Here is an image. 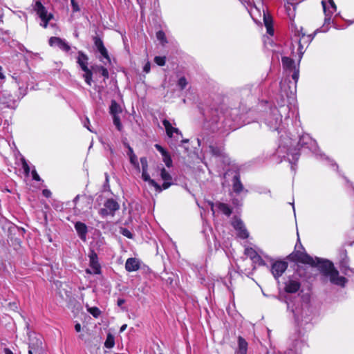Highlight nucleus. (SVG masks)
<instances>
[{
  "instance_id": "f257e3e1",
  "label": "nucleus",
  "mask_w": 354,
  "mask_h": 354,
  "mask_svg": "<svg viewBox=\"0 0 354 354\" xmlns=\"http://www.w3.org/2000/svg\"><path fill=\"white\" fill-rule=\"evenodd\" d=\"M290 257L293 261H297L302 263L310 265L313 267H317L320 272L325 277L330 278V281L337 286L344 287L348 280L339 275V272L335 268L333 263L327 259L319 257L313 258L306 252L296 251L292 252Z\"/></svg>"
},
{
  "instance_id": "f03ea898",
  "label": "nucleus",
  "mask_w": 354,
  "mask_h": 354,
  "mask_svg": "<svg viewBox=\"0 0 354 354\" xmlns=\"http://www.w3.org/2000/svg\"><path fill=\"white\" fill-rule=\"evenodd\" d=\"M230 175L232 176L231 183L233 193H234L237 196L240 195L241 193H244L245 194H246L248 192V190L245 189L243 184L241 180V176L239 171L228 170L225 174V176Z\"/></svg>"
},
{
  "instance_id": "7ed1b4c3",
  "label": "nucleus",
  "mask_w": 354,
  "mask_h": 354,
  "mask_svg": "<svg viewBox=\"0 0 354 354\" xmlns=\"http://www.w3.org/2000/svg\"><path fill=\"white\" fill-rule=\"evenodd\" d=\"M88 56L82 51H79L78 56L77 58V62L79 64V66H80V68H82V70L83 71H84V73H85L83 75L85 82H86L87 84L91 86V82H92L93 73H92L91 71L88 67Z\"/></svg>"
},
{
  "instance_id": "20e7f679",
  "label": "nucleus",
  "mask_w": 354,
  "mask_h": 354,
  "mask_svg": "<svg viewBox=\"0 0 354 354\" xmlns=\"http://www.w3.org/2000/svg\"><path fill=\"white\" fill-rule=\"evenodd\" d=\"M34 10L36 11L37 14L39 15V18L42 21L41 26L44 28H46L48 26V21L53 18V15L51 13H48L46 8L42 5V3L37 1L35 2Z\"/></svg>"
},
{
  "instance_id": "39448f33",
  "label": "nucleus",
  "mask_w": 354,
  "mask_h": 354,
  "mask_svg": "<svg viewBox=\"0 0 354 354\" xmlns=\"http://www.w3.org/2000/svg\"><path fill=\"white\" fill-rule=\"evenodd\" d=\"M301 288V282L297 274L290 276L284 282V290L287 293H296Z\"/></svg>"
},
{
  "instance_id": "423d86ee",
  "label": "nucleus",
  "mask_w": 354,
  "mask_h": 354,
  "mask_svg": "<svg viewBox=\"0 0 354 354\" xmlns=\"http://www.w3.org/2000/svg\"><path fill=\"white\" fill-rule=\"evenodd\" d=\"M120 209L119 203L113 198L107 199L104 203V207L99 211L102 216H113L116 211Z\"/></svg>"
},
{
  "instance_id": "0eeeda50",
  "label": "nucleus",
  "mask_w": 354,
  "mask_h": 354,
  "mask_svg": "<svg viewBox=\"0 0 354 354\" xmlns=\"http://www.w3.org/2000/svg\"><path fill=\"white\" fill-rule=\"evenodd\" d=\"M42 349V337L34 334L29 337L28 354H34Z\"/></svg>"
},
{
  "instance_id": "6e6552de",
  "label": "nucleus",
  "mask_w": 354,
  "mask_h": 354,
  "mask_svg": "<svg viewBox=\"0 0 354 354\" xmlns=\"http://www.w3.org/2000/svg\"><path fill=\"white\" fill-rule=\"evenodd\" d=\"M89 265L91 269H86V272L90 274H98L101 272V267L98 262V257L96 252L91 250L89 255Z\"/></svg>"
},
{
  "instance_id": "1a4fd4ad",
  "label": "nucleus",
  "mask_w": 354,
  "mask_h": 354,
  "mask_svg": "<svg viewBox=\"0 0 354 354\" xmlns=\"http://www.w3.org/2000/svg\"><path fill=\"white\" fill-rule=\"evenodd\" d=\"M288 268V263L285 261H277L272 263L271 272L274 277L278 279Z\"/></svg>"
},
{
  "instance_id": "9d476101",
  "label": "nucleus",
  "mask_w": 354,
  "mask_h": 354,
  "mask_svg": "<svg viewBox=\"0 0 354 354\" xmlns=\"http://www.w3.org/2000/svg\"><path fill=\"white\" fill-rule=\"evenodd\" d=\"M282 121V116L278 113L277 109L272 111V115L267 120V124L270 129L278 130Z\"/></svg>"
},
{
  "instance_id": "9b49d317",
  "label": "nucleus",
  "mask_w": 354,
  "mask_h": 354,
  "mask_svg": "<svg viewBox=\"0 0 354 354\" xmlns=\"http://www.w3.org/2000/svg\"><path fill=\"white\" fill-rule=\"evenodd\" d=\"M209 152L216 158H221L225 163H229V158L224 152V148L222 146L209 145Z\"/></svg>"
},
{
  "instance_id": "f8f14e48",
  "label": "nucleus",
  "mask_w": 354,
  "mask_h": 354,
  "mask_svg": "<svg viewBox=\"0 0 354 354\" xmlns=\"http://www.w3.org/2000/svg\"><path fill=\"white\" fill-rule=\"evenodd\" d=\"M16 102L15 97L6 91L0 96V104L6 107L14 109L16 106Z\"/></svg>"
},
{
  "instance_id": "ddd939ff",
  "label": "nucleus",
  "mask_w": 354,
  "mask_h": 354,
  "mask_svg": "<svg viewBox=\"0 0 354 354\" xmlns=\"http://www.w3.org/2000/svg\"><path fill=\"white\" fill-rule=\"evenodd\" d=\"M232 225L236 230L238 231V236L243 239H247L249 236V233L246 230L244 223L241 219L236 218L232 222Z\"/></svg>"
},
{
  "instance_id": "4468645a",
  "label": "nucleus",
  "mask_w": 354,
  "mask_h": 354,
  "mask_svg": "<svg viewBox=\"0 0 354 354\" xmlns=\"http://www.w3.org/2000/svg\"><path fill=\"white\" fill-rule=\"evenodd\" d=\"M298 145L301 147H306L313 150L316 147V142L308 134H304L300 136Z\"/></svg>"
},
{
  "instance_id": "2eb2a0df",
  "label": "nucleus",
  "mask_w": 354,
  "mask_h": 354,
  "mask_svg": "<svg viewBox=\"0 0 354 354\" xmlns=\"http://www.w3.org/2000/svg\"><path fill=\"white\" fill-rule=\"evenodd\" d=\"M349 259L345 251L342 254V259L339 261V268L341 272L345 275H350V272L354 273V270L348 266Z\"/></svg>"
},
{
  "instance_id": "dca6fc26",
  "label": "nucleus",
  "mask_w": 354,
  "mask_h": 354,
  "mask_svg": "<svg viewBox=\"0 0 354 354\" xmlns=\"http://www.w3.org/2000/svg\"><path fill=\"white\" fill-rule=\"evenodd\" d=\"M94 44L101 54V55L106 60L108 63L111 62V59L106 48L104 47L102 40L98 37H93Z\"/></svg>"
},
{
  "instance_id": "f3484780",
  "label": "nucleus",
  "mask_w": 354,
  "mask_h": 354,
  "mask_svg": "<svg viewBox=\"0 0 354 354\" xmlns=\"http://www.w3.org/2000/svg\"><path fill=\"white\" fill-rule=\"evenodd\" d=\"M49 44L51 46H57L65 52H68L71 49L70 46L64 39L57 37H51L49 39Z\"/></svg>"
},
{
  "instance_id": "a211bd4d",
  "label": "nucleus",
  "mask_w": 354,
  "mask_h": 354,
  "mask_svg": "<svg viewBox=\"0 0 354 354\" xmlns=\"http://www.w3.org/2000/svg\"><path fill=\"white\" fill-rule=\"evenodd\" d=\"M160 177L162 178V180H164V183L161 186L162 187V191L163 189H168L172 184L171 183V180H172V177L170 175V174L166 171V169L162 167L160 169Z\"/></svg>"
},
{
  "instance_id": "6ab92c4d",
  "label": "nucleus",
  "mask_w": 354,
  "mask_h": 354,
  "mask_svg": "<svg viewBox=\"0 0 354 354\" xmlns=\"http://www.w3.org/2000/svg\"><path fill=\"white\" fill-rule=\"evenodd\" d=\"M75 229L78 234V236L82 241H86V234L88 232L87 226L84 223L80 221L76 222L75 223Z\"/></svg>"
},
{
  "instance_id": "aec40b11",
  "label": "nucleus",
  "mask_w": 354,
  "mask_h": 354,
  "mask_svg": "<svg viewBox=\"0 0 354 354\" xmlns=\"http://www.w3.org/2000/svg\"><path fill=\"white\" fill-rule=\"evenodd\" d=\"M125 268L128 272L136 271L140 268V263L136 258H129L125 263Z\"/></svg>"
},
{
  "instance_id": "412c9836",
  "label": "nucleus",
  "mask_w": 354,
  "mask_h": 354,
  "mask_svg": "<svg viewBox=\"0 0 354 354\" xmlns=\"http://www.w3.org/2000/svg\"><path fill=\"white\" fill-rule=\"evenodd\" d=\"M142 178L144 181L148 182L150 185L154 187L157 192H162L161 186L159 184H158L154 180L150 178L148 171L142 172Z\"/></svg>"
},
{
  "instance_id": "4be33fe9",
  "label": "nucleus",
  "mask_w": 354,
  "mask_h": 354,
  "mask_svg": "<svg viewBox=\"0 0 354 354\" xmlns=\"http://www.w3.org/2000/svg\"><path fill=\"white\" fill-rule=\"evenodd\" d=\"M248 343L244 338L239 336L238 337V350L236 354H247Z\"/></svg>"
},
{
  "instance_id": "5701e85b",
  "label": "nucleus",
  "mask_w": 354,
  "mask_h": 354,
  "mask_svg": "<svg viewBox=\"0 0 354 354\" xmlns=\"http://www.w3.org/2000/svg\"><path fill=\"white\" fill-rule=\"evenodd\" d=\"M281 62L283 68L290 71L297 67L295 65V61L288 57H282Z\"/></svg>"
},
{
  "instance_id": "b1692460",
  "label": "nucleus",
  "mask_w": 354,
  "mask_h": 354,
  "mask_svg": "<svg viewBox=\"0 0 354 354\" xmlns=\"http://www.w3.org/2000/svg\"><path fill=\"white\" fill-rule=\"evenodd\" d=\"M122 111L121 106L114 100H111L109 107V113L111 115H116Z\"/></svg>"
},
{
  "instance_id": "393cba45",
  "label": "nucleus",
  "mask_w": 354,
  "mask_h": 354,
  "mask_svg": "<svg viewBox=\"0 0 354 354\" xmlns=\"http://www.w3.org/2000/svg\"><path fill=\"white\" fill-rule=\"evenodd\" d=\"M245 254L250 257L254 262L261 261V257L252 248H247L245 250Z\"/></svg>"
},
{
  "instance_id": "a878e982",
  "label": "nucleus",
  "mask_w": 354,
  "mask_h": 354,
  "mask_svg": "<svg viewBox=\"0 0 354 354\" xmlns=\"http://www.w3.org/2000/svg\"><path fill=\"white\" fill-rule=\"evenodd\" d=\"M216 205L218 207V209L221 212H222L225 215H226L227 216H230L231 215L232 212L231 208L230 207V206L227 204L218 202V203H216Z\"/></svg>"
},
{
  "instance_id": "bb28decb",
  "label": "nucleus",
  "mask_w": 354,
  "mask_h": 354,
  "mask_svg": "<svg viewBox=\"0 0 354 354\" xmlns=\"http://www.w3.org/2000/svg\"><path fill=\"white\" fill-rule=\"evenodd\" d=\"M162 124L164 125V127L165 128L167 136L169 138H172L173 137V131H174V127H173L171 126V124L167 120H164L162 121Z\"/></svg>"
},
{
  "instance_id": "cd10ccee",
  "label": "nucleus",
  "mask_w": 354,
  "mask_h": 354,
  "mask_svg": "<svg viewBox=\"0 0 354 354\" xmlns=\"http://www.w3.org/2000/svg\"><path fill=\"white\" fill-rule=\"evenodd\" d=\"M115 339L111 334H108L106 339L104 342V346L107 348H111L114 346Z\"/></svg>"
},
{
  "instance_id": "c85d7f7f",
  "label": "nucleus",
  "mask_w": 354,
  "mask_h": 354,
  "mask_svg": "<svg viewBox=\"0 0 354 354\" xmlns=\"http://www.w3.org/2000/svg\"><path fill=\"white\" fill-rule=\"evenodd\" d=\"M127 147H128L127 154L129 156L130 162H131V163H132L133 165H135L136 164H138L137 157L135 155V153H133V149L129 145H127Z\"/></svg>"
},
{
  "instance_id": "c756f323",
  "label": "nucleus",
  "mask_w": 354,
  "mask_h": 354,
  "mask_svg": "<svg viewBox=\"0 0 354 354\" xmlns=\"http://www.w3.org/2000/svg\"><path fill=\"white\" fill-rule=\"evenodd\" d=\"M112 117H113V122L114 125L115 126V127L117 128V129L119 131H121L122 129V124L121 123L120 118L119 115H112Z\"/></svg>"
},
{
  "instance_id": "7c9ffc66",
  "label": "nucleus",
  "mask_w": 354,
  "mask_h": 354,
  "mask_svg": "<svg viewBox=\"0 0 354 354\" xmlns=\"http://www.w3.org/2000/svg\"><path fill=\"white\" fill-rule=\"evenodd\" d=\"M230 196H232V204L234 206L239 207V206H241L243 205V197H241L239 198H237L236 196H233V194L232 193L230 194Z\"/></svg>"
},
{
  "instance_id": "2f4dec72",
  "label": "nucleus",
  "mask_w": 354,
  "mask_h": 354,
  "mask_svg": "<svg viewBox=\"0 0 354 354\" xmlns=\"http://www.w3.org/2000/svg\"><path fill=\"white\" fill-rule=\"evenodd\" d=\"M87 310L95 318H97L101 313V311L97 307H89Z\"/></svg>"
},
{
  "instance_id": "473e14b6",
  "label": "nucleus",
  "mask_w": 354,
  "mask_h": 354,
  "mask_svg": "<svg viewBox=\"0 0 354 354\" xmlns=\"http://www.w3.org/2000/svg\"><path fill=\"white\" fill-rule=\"evenodd\" d=\"M162 160L167 167H170L172 166V160L168 152L162 156Z\"/></svg>"
},
{
  "instance_id": "72a5a7b5",
  "label": "nucleus",
  "mask_w": 354,
  "mask_h": 354,
  "mask_svg": "<svg viewBox=\"0 0 354 354\" xmlns=\"http://www.w3.org/2000/svg\"><path fill=\"white\" fill-rule=\"evenodd\" d=\"M188 82L185 77H181L177 83L178 86L180 90H183L187 85Z\"/></svg>"
},
{
  "instance_id": "f704fd0d",
  "label": "nucleus",
  "mask_w": 354,
  "mask_h": 354,
  "mask_svg": "<svg viewBox=\"0 0 354 354\" xmlns=\"http://www.w3.org/2000/svg\"><path fill=\"white\" fill-rule=\"evenodd\" d=\"M120 233L129 239L133 238V234L128 229H127L125 227H120Z\"/></svg>"
},
{
  "instance_id": "c9c22d12",
  "label": "nucleus",
  "mask_w": 354,
  "mask_h": 354,
  "mask_svg": "<svg viewBox=\"0 0 354 354\" xmlns=\"http://www.w3.org/2000/svg\"><path fill=\"white\" fill-rule=\"evenodd\" d=\"M154 62L157 65L162 66L165 64L166 57L165 56L164 57L156 56L154 58Z\"/></svg>"
},
{
  "instance_id": "e433bc0d",
  "label": "nucleus",
  "mask_w": 354,
  "mask_h": 354,
  "mask_svg": "<svg viewBox=\"0 0 354 354\" xmlns=\"http://www.w3.org/2000/svg\"><path fill=\"white\" fill-rule=\"evenodd\" d=\"M288 82L287 80L281 81L280 82V87L282 93H284L287 97H289V93L287 91Z\"/></svg>"
},
{
  "instance_id": "4c0bfd02",
  "label": "nucleus",
  "mask_w": 354,
  "mask_h": 354,
  "mask_svg": "<svg viewBox=\"0 0 354 354\" xmlns=\"http://www.w3.org/2000/svg\"><path fill=\"white\" fill-rule=\"evenodd\" d=\"M263 22H264L266 27L272 26V20L271 17H270L269 15H267L264 11H263Z\"/></svg>"
},
{
  "instance_id": "58836bf2",
  "label": "nucleus",
  "mask_w": 354,
  "mask_h": 354,
  "mask_svg": "<svg viewBox=\"0 0 354 354\" xmlns=\"http://www.w3.org/2000/svg\"><path fill=\"white\" fill-rule=\"evenodd\" d=\"M291 71L293 72V73L292 74V78L295 81V84L296 85V84L299 80V67L297 66V68L292 70Z\"/></svg>"
},
{
  "instance_id": "ea45409f",
  "label": "nucleus",
  "mask_w": 354,
  "mask_h": 354,
  "mask_svg": "<svg viewBox=\"0 0 354 354\" xmlns=\"http://www.w3.org/2000/svg\"><path fill=\"white\" fill-rule=\"evenodd\" d=\"M140 163L142 165V172L147 171L148 170V162L147 159L145 157H142L140 158Z\"/></svg>"
},
{
  "instance_id": "a19ab883",
  "label": "nucleus",
  "mask_w": 354,
  "mask_h": 354,
  "mask_svg": "<svg viewBox=\"0 0 354 354\" xmlns=\"http://www.w3.org/2000/svg\"><path fill=\"white\" fill-rule=\"evenodd\" d=\"M157 39L162 42H167L165 34L163 31L159 30L156 32Z\"/></svg>"
},
{
  "instance_id": "79ce46f5",
  "label": "nucleus",
  "mask_w": 354,
  "mask_h": 354,
  "mask_svg": "<svg viewBox=\"0 0 354 354\" xmlns=\"http://www.w3.org/2000/svg\"><path fill=\"white\" fill-rule=\"evenodd\" d=\"M22 167L24 170V172L26 175H28L30 172V167L24 158H22Z\"/></svg>"
},
{
  "instance_id": "37998d69",
  "label": "nucleus",
  "mask_w": 354,
  "mask_h": 354,
  "mask_svg": "<svg viewBox=\"0 0 354 354\" xmlns=\"http://www.w3.org/2000/svg\"><path fill=\"white\" fill-rule=\"evenodd\" d=\"M98 71L101 73L103 77H104L105 78L109 77V72L106 68H104V66H99Z\"/></svg>"
},
{
  "instance_id": "c03bdc74",
  "label": "nucleus",
  "mask_w": 354,
  "mask_h": 354,
  "mask_svg": "<svg viewBox=\"0 0 354 354\" xmlns=\"http://www.w3.org/2000/svg\"><path fill=\"white\" fill-rule=\"evenodd\" d=\"M71 6L73 12H79L80 8L78 3L75 0H71Z\"/></svg>"
},
{
  "instance_id": "a18cd8bd",
  "label": "nucleus",
  "mask_w": 354,
  "mask_h": 354,
  "mask_svg": "<svg viewBox=\"0 0 354 354\" xmlns=\"http://www.w3.org/2000/svg\"><path fill=\"white\" fill-rule=\"evenodd\" d=\"M155 147L162 154V156L167 153V151L162 147L158 144L155 145Z\"/></svg>"
},
{
  "instance_id": "49530a36",
  "label": "nucleus",
  "mask_w": 354,
  "mask_h": 354,
  "mask_svg": "<svg viewBox=\"0 0 354 354\" xmlns=\"http://www.w3.org/2000/svg\"><path fill=\"white\" fill-rule=\"evenodd\" d=\"M32 176L33 180H35L36 181L41 180L39 176L38 175L36 170H35V169L32 171Z\"/></svg>"
},
{
  "instance_id": "de8ad7c7",
  "label": "nucleus",
  "mask_w": 354,
  "mask_h": 354,
  "mask_svg": "<svg viewBox=\"0 0 354 354\" xmlns=\"http://www.w3.org/2000/svg\"><path fill=\"white\" fill-rule=\"evenodd\" d=\"M90 121L88 118H86L85 121L84 122V126L89 130L91 132H93V131L90 128Z\"/></svg>"
},
{
  "instance_id": "09e8293b",
  "label": "nucleus",
  "mask_w": 354,
  "mask_h": 354,
  "mask_svg": "<svg viewBox=\"0 0 354 354\" xmlns=\"http://www.w3.org/2000/svg\"><path fill=\"white\" fill-rule=\"evenodd\" d=\"M150 68H151V65H150V63L148 62L144 66L143 71H144V72L148 73L150 71Z\"/></svg>"
},
{
  "instance_id": "8fccbe9b",
  "label": "nucleus",
  "mask_w": 354,
  "mask_h": 354,
  "mask_svg": "<svg viewBox=\"0 0 354 354\" xmlns=\"http://www.w3.org/2000/svg\"><path fill=\"white\" fill-rule=\"evenodd\" d=\"M104 176H105V183L104 185V187L106 189V187H109V174L107 173H105Z\"/></svg>"
},
{
  "instance_id": "3c124183",
  "label": "nucleus",
  "mask_w": 354,
  "mask_h": 354,
  "mask_svg": "<svg viewBox=\"0 0 354 354\" xmlns=\"http://www.w3.org/2000/svg\"><path fill=\"white\" fill-rule=\"evenodd\" d=\"M292 312H293L295 317L297 320L299 319V317H303V314L302 313L299 314V313L297 310H295L292 309Z\"/></svg>"
},
{
  "instance_id": "603ef678",
  "label": "nucleus",
  "mask_w": 354,
  "mask_h": 354,
  "mask_svg": "<svg viewBox=\"0 0 354 354\" xmlns=\"http://www.w3.org/2000/svg\"><path fill=\"white\" fill-rule=\"evenodd\" d=\"M42 194L46 198H49L51 196V192L48 189H44Z\"/></svg>"
},
{
  "instance_id": "864d4df0",
  "label": "nucleus",
  "mask_w": 354,
  "mask_h": 354,
  "mask_svg": "<svg viewBox=\"0 0 354 354\" xmlns=\"http://www.w3.org/2000/svg\"><path fill=\"white\" fill-rule=\"evenodd\" d=\"M266 29H267V32L269 35H272L274 34V29H273L272 26H267Z\"/></svg>"
},
{
  "instance_id": "5fc2aeb1",
  "label": "nucleus",
  "mask_w": 354,
  "mask_h": 354,
  "mask_svg": "<svg viewBox=\"0 0 354 354\" xmlns=\"http://www.w3.org/2000/svg\"><path fill=\"white\" fill-rule=\"evenodd\" d=\"M125 303V300L124 299L120 298L117 301V304L119 307H122V306Z\"/></svg>"
},
{
  "instance_id": "6e6d98bb",
  "label": "nucleus",
  "mask_w": 354,
  "mask_h": 354,
  "mask_svg": "<svg viewBox=\"0 0 354 354\" xmlns=\"http://www.w3.org/2000/svg\"><path fill=\"white\" fill-rule=\"evenodd\" d=\"M292 160L297 161L299 159V153L298 152L292 153Z\"/></svg>"
},
{
  "instance_id": "4d7b16f0",
  "label": "nucleus",
  "mask_w": 354,
  "mask_h": 354,
  "mask_svg": "<svg viewBox=\"0 0 354 354\" xmlns=\"http://www.w3.org/2000/svg\"><path fill=\"white\" fill-rule=\"evenodd\" d=\"M174 133H176V136H180L182 137V133H181L180 131L178 129H177V128H174V129L173 134Z\"/></svg>"
},
{
  "instance_id": "13d9d810",
  "label": "nucleus",
  "mask_w": 354,
  "mask_h": 354,
  "mask_svg": "<svg viewBox=\"0 0 354 354\" xmlns=\"http://www.w3.org/2000/svg\"><path fill=\"white\" fill-rule=\"evenodd\" d=\"M75 329L77 332H80L81 330V325L79 323H77L75 325Z\"/></svg>"
},
{
  "instance_id": "bf43d9fd",
  "label": "nucleus",
  "mask_w": 354,
  "mask_h": 354,
  "mask_svg": "<svg viewBox=\"0 0 354 354\" xmlns=\"http://www.w3.org/2000/svg\"><path fill=\"white\" fill-rule=\"evenodd\" d=\"M104 148H105L106 149H109L111 153H113V149H112V147H111V145H110L106 144V146H104Z\"/></svg>"
},
{
  "instance_id": "052dcab7",
  "label": "nucleus",
  "mask_w": 354,
  "mask_h": 354,
  "mask_svg": "<svg viewBox=\"0 0 354 354\" xmlns=\"http://www.w3.org/2000/svg\"><path fill=\"white\" fill-rule=\"evenodd\" d=\"M4 353L5 354H14L12 353V351L10 348H4Z\"/></svg>"
},
{
  "instance_id": "680f3d73",
  "label": "nucleus",
  "mask_w": 354,
  "mask_h": 354,
  "mask_svg": "<svg viewBox=\"0 0 354 354\" xmlns=\"http://www.w3.org/2000/svg\"><path fill=\"white\" fill-rule=\"evenodd\" d=\"M330 4L332 7V8L333 9V11H335L336 10V6L335 4V3L333 2V0H330Z\"/></svg>"
},
{
  "instance_id": "e2e57ef3",
  "label": "nucleus",
  "mask_w": 354,
  "mask_h": 354,
  "mask_svg": "<svg viewBox=\"0 0 354 354\" xmlns=\"http://www.w3.org/2000/svg\"><path fill=\"white\" fill-rule=\"evenodd\" d=\"M127 327V324H123V325L121 326V328H120V332H123V331H124V330H126Z\"/></svg>"
},
{
  "instance_id": "0e129e2a",
  "label": "nucleus",
  "mask_w": 354,
  "mask_h": 354,
  "mask_svg": "<svg viewBox=\"0 0 354 354\" xmlns=\"http://www.w3.org/2000/svg\"><path fill=\"white\" fill-rule=\"evenodd\" d=\"M313 39V36H312L311 35H308V41L307 42H310Z\"/></svg>"
},
{
  "instance_id": "69168bd1",
  "label": "nucleus",
  "mask_w": 354,
  "mask_h": 354,
  "mask_svg": "<svg viewBox=\"0 0 354 354\" xmlns=\"http://www.w3.org/2000/svg\"><path fill=\"white\" fill-rule=\"evenodd\" d=\"M79 198H80V196H79V195H77V196H76L75 197V198H74V200H73V203H74L75 204H76V203H77V202L78 201Z\"/></svg>"
},
{
  "instance_id": "338daca9",
  "label": "nucleus",
  "mask_w": 354,
  "mask_h": 354,
  "mask_svg": "<svg viewBox=\"0 0 354 354\" xmlns=\"http://www.w3.org/2000/svg\"><path fill=\"white\" fill-rule=\"evenodd\" d=\"M189 142V140H188V139H183V140H181V142H182V143H187V142Z\"/></svg>"
},
{
  "instance_id": "774afa93",
  "label": "nucleus",
  "mask_w": 354,
  "mask_h": 354,
  "mask_svg": "<svg viewBox=\"0 0 354 354\" xmlns=\"http://www.w3.org/2000/svg\"><path fill=\"white\" fill-rule=\"evenodd\" d=\"M322 3L323 7H324V10L326 12V3L324 1H322Z\"/></svg>"
}]
</instances>
